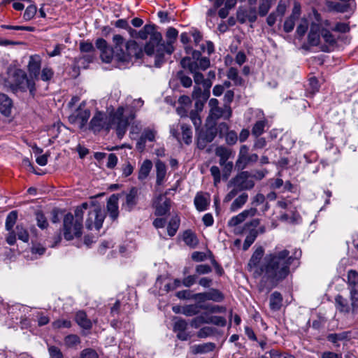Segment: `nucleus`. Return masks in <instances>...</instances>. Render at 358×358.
Returning <instances> with one entry per match:
<instances>
[{"mask_svg": "<svg viewBox=\"0 0 358 358\" xmlns=\"http://www.w3.org/2000/svg\"><path fill=\"white\" fill-rule=\"evenodd\" d=\"M211 129H207V134H214V133L210 131ZM215 134H236V132L234 131H229V127L227 123L222 122L218 124V126L216 127V131L215 132Z\"/></svg>", "mask_w": 358, "mask_h": 358, "instance_id": "nucleus-43", "label": "nucleus"}, {"mask_svg": "<svg viewBox=\"0 0 358 358\" xmlns=\"http://www.w3.org/2000/svg\"><path fill=\"white\" fill-rule=\"evenodd\" d=\"M321 36L324 41L328 44L325 48H322V50L325 52H330L332 50L333 47L335 45L336 41L334 36L331 32L327 29H322Z\"/></svg>", "mask_w": 358, "mask_h": 358, "instance_id": "nucleus-29", "label": "nucleus"}, {"mask_svg": "<svg viewBox=\"0 0 358 358\" xmlns=\"http://www.w3.org/2000/svg\"><path fill=\"white\" fill-rule=\"evenodd\" d=\"M118 200V195L112 194L107 201V210L113 220H116L119 215Z\"/></svg>", "mask_w": 358, "mask_h": 358, "instance_id": "nucleus-23", "label": "nucleus"}, {"mask_svg": "<svg viewBox=\"0 0 358 358\" xmlns=\"http://www.w3.org/2000/svg\"><path fill=\"white\" fill-rule=\"evenodd\" d=\"M90 116V111L85 108V104L82 103L69 116V120L71 124L82 129L87 123Z\"/></svg>", "mask_w": 358, "mask_h": 358, "instance_id": "nucleus-14", "label": "nucleus"}, {"mask_svg": "<svg viewBox=\"0 0 358 358\" xmlns=\"http://www.w3.org/2000/svg\"><path fill=\"white\" fill-rule=\"evenodd\" d=\"M187 325L188 324L185 320L180 317H176L173 327V330L176 333L186 331Z\"/></svg>", "mask_w": 358, "mask_h": 358, "instance_id": "nucleus-47", "label": "nucleus"}, {"mask_svg": "<svg viewBox=\"0 0 358 358\" xmlns=\"http://www.w3.org/2000/svg\"><path fill=\"white\" fill-rule=\"evenodd\" d=\"M270 358H295L293 355L286 353L281 352L277 350H271L268 352Z\"/></svg>", "mask_w": 358, "mask_h": 358, "instance_id": "nucleus-61", "label": "nucleus"}, {"mask_svg": "<svg viewBox=\"0 0 358 358\" xmlns=\"http://www.w3.org/2000/svg\"><path fill=\"white\" fill-rule=\"evenodd\" d=\"M327 7L329 10L336 11L339 13H345L347 12L350 8L349 3L348 2H334L332 1H327Z\"/></svg>", "mask_w": 358, "mask_h": 358, "instance_id": "nucleus-32", "label": "nucleus"}, {"mask_svg": "<svg viewBox=\"0 0 358 358\" xmlns=\"http://www.w3.org/2000/svg\"><path fill=\"white\" fill-rule=\"evenodd\" d=\"M52 327L55 329L61 328H70L71 327V322L67 320H57L53 322Z\"/></svg>", "mask_w": 358, "mask_h": 358, "instance_id": "nucleus-64", "label": "nucleus"}, {"mask_svg": "<svg viewBox=\"0 0 358 358\" xmlns=\"http://www.w3.org/2000/svg\"><path fill=\"white\" fill-rule=\"evenodd\" d=\"M248 199V194L245 192L240 194L234 201L231 203L230 206V210L232 212L236 211L247 202Z\"/></svg>", "mask_w": 358, "mask_h": 358, "instance_id": "nucleus-36", "label": "nucleus"}, {"mask_svg": "<svg viewBox=\"0 0 358 358\" xmlns=\"http://www.w3.org/2000/svg\"><path fill=\"white\" fill-rule=\"evenodd\" d=\"M215 136H198L197 146L199 149H203L207 143L213 141Z\"/></svg>", "mask_w": 358, "mask_h": 358, "instance_id": "nucleus-54", "label": "nucleus"}, {"mask_svg": "<svg viewBox=\"0 0 358 358\" xmlns=\"http://www.w3.org/2000/svg\"><path fill=\"white\" fill-rule=\"evenodd\" d=\"M124 109L119 107L115 112L107 115L104 113L96 112L90 122V130L95 132H109L114 129L117 134H124L129 125V120L124 116Z\"/></svg>", "mask_w": 358, "mask_h": 358, "instance_id": "nucleus-5", "label": "nucleus"}, {"mask_svg": "<svg viewBox=\"0 0 358 358\" xmlns=\"http://www.w3.org/2000/svg\"><path fill=\"white\" fill-rule=\"evenodd\" d=\"M37 11V8L35 5H30L28 6L23 15V17L25 20H31L36 15Z\"/></svg>", "mask_w": 358, "mask_h": 358, "instance_id": "nucleus-58", "label": "nucleus"}, {"mask_svg": "<svg viewBox=\"0 0 358 358\" xmlns=\"http://www.w3.org/2000/svg\"><path fill=\"white\" fill-rule=\"evenodd\" d=\"M155 168L157 176L156 183L157 185H161L166 174V166L163 162L157 160L155 163Z\"/></svg>", "mask_w": 358, "mask_h": 358, "instance_id": "nucleus-30", "label": "nucleus"}, {"mask_svg": "<svg viewBox=\"0 0 358 358\" xmlns=\"http://www.w3.org/2000/svg\"><path fill=\"white\" fill-rule=\"evenodd\" d=\"M152 168V163L150 159H145L143 161L142 164L141 165L139 171H138V179L140 180H145L149 175L151 169Z\"/></svg>", "mask_w": 358, "mask_h": 358, "instance_id": "nucleus-34", "label": "nucleus"}, {"mask_svg": "<svg viewBox=\"0 0 358 358\" xmlns=\"http://www.w3.org/2000/svg\"><path fill=\"white\" fill-rule=\"evenodd\" d=\"M227 186L232 189L224 198V203L231 201L241 191L252 189L255 181L251 178L250 172L241 171L229 180Z\"/></svg>", "mask_w": 358, "mask_h": 358, "instance_id": "nucleus-7", "label": "nucleus"}, {"mask_svg": "<svg viewBox=\"0 0 358 358\" xmlns=\"http://www.w3.org/2000/svg\"><path fill=\"white\" fill-rule=\"evenodd\" d=\"M207 324H213L219 327H224L226 325V320L221 316H210L206 320Z\"/></svg>", "mask_w": 358, "mask_h": 358, "instance_id": "nucleus-53", "label": "nucleus"}, {"mask_svg": "<svg viewBox=\"0 0 358 358\" xmlns=\"http://www.w3.org/2000/svg\"><path fill=\"white\" fill-rule=\"evenodd\" d=\"M113 46L110 47L103 38L96 41V46L101 51L103 62L110 63L113 57L121 62H129L132 57L139 59L143 55V50L138 44L133 40L125 42L120 34L113 37Z\"/></svg>", "mask_w": 358, "mask_h": 358, "instance_id": "nucleus-3", "label": "nucleus"}, {"mask_svg": "<svg viewBox=\"0 0 358 358\" xmlns=\"http://www.w3.org/2000/svg\"><path fill=\"white\" fill-rule=\"evenodd\" d=\"M138 38L145 40L148 36L150 38L148 43L145 46V52L148 55L157 54V47H164L161 45L162 40V34L156 30V27L153 24H146L138 33Z\"/></svg>", "mask_w": 358, "mask_h": 358, "instance_id": "nucleus-10", "label": "nucleus"}, {"mask_svg": "<svg viewBox=\"0 0 358 358\" xmlns=\"http://www.w3.org/2000/svg\"><path fill=\"white\" fill-rule=\"evenodd\" d=\"M68 129L62 123L58 122L57 124H54L48 128V131L52 134H66Z\"/></svg>", "mask_w": 358, "mask_h": 358, "instance_id": "nucleus-55", "label": "nucleus"}, {"mask_svg": "<svg viewBox=\"0 0 358 358\" xmlns=\"http://www.w3.org/2000/svg\"><path fill=\"white\" fill-rule=\"evenodd\" d=\"M8 83L13 90H29L31 95L34 94L35 81L28 78L27 73L22 69H15L9 73Z\"/></svg>", "mask_w": 358, "mask_h": 358, "instance_id": "nucleus-8", "label": "nucleus"}, {"mask_svg": "<svg viewBox=\"0 0 358 358\" xmlns=\"http://www.w3.org/2000/svg\"><path fill=\"white\" fill-rule=\"evenodd\" d=\"M227 76L229 79L234 81L235 85H242L243 83V80L238 76V71L236 68H229Z\"/></svg>", "mask_w": 358, "mask_h": 358, "instance_id": "nucleus-39", "label": "nucleus"}, {"mask_svg": "<svg viewBox=\"0 0 358 358\" xmlns=\"http://www.w3.org/2000/svg\"><path fill=\"white\" fill-rule=\"evenodd\" d=\"M210 171L213 177L214 185L217 186V184L220 183L221 180L220 170L219 167H217V166H211Z\"/></svg>", "mask_w": 358, "mask_h": 358, "instance_id": "nucleus-62", "label": "nucleus"}, {"mask_svg": "<svg viewBox=\"0 0 358 358\" xmlns=\"http://www.w3.org/2000/svg\"><path fill=\"white\" fill-rule=\"evenodd\" d=\"M17 220V212L13 210L10 212L6 216L5 228L7 231L13 230L14 225Z\"/></svg>", "mask_w": 358, "mask_h": 358, "instance_id": "nucleus-40", "label": "nucleus"}, {"mask_svg": "<svg viewBox=\"0 0 358 358\" xmlns=\"http://www.w3.org/2000/svg\"><path fill=\"white\" fill-rule=\"evenodd\" d=\"M236 17L238 21L241 24L245 23L247 20L255 22L257 19L256 8L255 7L249 8H239L237 10Z\"/></svg>", "mask_w": 358, "mask_h": 358, "instance_id": "nucleus-19", "label": "nucleus"}, {"mask_svg": "<svg viewBox=\"0 0 358 358\" xmlns=\"http://www.w3.org/2000/svg\"><path fill=\"white\" fill-rule=\"evenodd\" d=\"M12 108V100L6 94H0V112L6 117H9Z\"/></svg>", "mask_w": 358, "mask_h": 358, "instance_id": "nucleus-26", "label": "nucleus"}, {"mask_svg": "<svg viewBox=\"0 0 358 358\" xmlns=\"http://www.w3.org/2000/svg\"><path fill=\"white\" fill-rule=\"evenodd\" d=\"M76 322L82 328L85 329H90L92 327V323L88 319L87 314L84 311H78L76 315Z\"/></svg>", "mask_w": 358, "mask_h": 358, "instance_id": "nucleus-31", "label": "nucleus"}, {"mask_svg": "<svg viewBox=\"0 0 358 358\" xmlns=\"http://www.w3.org/2000/svg\"><path fill=\"white\" fill-rule=\"evenodd\" d=\"M180 226V219L178 216L173 217L167 227V232L170 236H173Z\"/></svg>", "mask_w": 358, "mask_h": 358, "instance_id": "nucleus-41", "label": "nucleus"}, {"mask_svg": "<svg viewBox=\"0 0 358 358\" xmlns=\"http://www.w3.org/2000/svg\"><path fill=\"white\" fill-rule=\"evenodd\" d=\"M41 66V59L38 55H32L30 57L27 66L30 79H33L34 81L38 79Z\"/></svg>", "mask_w": 358, "mask_h": 358, "instance_id": "nucleus-20", "label": "nucleus"}, {"mask_svg": "<svg viewBox=\"0 0 358 358\" xmlns=\"http://www.w3.org/2000/svg\"><path fill=\"white\" fill-rule=\"evenodd\" d=\"M113 46L110 47L103 38L96 41V46L101 51L103 62L110 63L113 57L121 62H129L132 57L139 59L143 55V50L138 44L133 40L125 42L120 34L113 37Z\"/></svg>", "mask_w": 358, "mask_h": 358, "instance_id": "nucleus-4", "label": "nucleus"}, {"mask_svg": "<svg viewBox=\"0 0 358 358\" xmlns=\"http://www.w3.org/2000/svg\"><path fill=\"white\" fill-rule=\"evenodd\" d=\"M272 6V0H260L258 13L262 17L266 15Z\"/></svg>", "mask_w": 358, "mask_h": 358, "instance_id": "nucleus-46", "label": "nucleus"}, {"mask_svg": "<svg viewBox=\"0 0 358 358\" xmlns=\"http://www.w3.org/2000/svg\"><path fill=\"white\" fill-rule=\"evenodd\" d=\"M321 30L319 24H313L310 27V31L308 34V39L310 45H317L320 43L321 36Z\"/></svg>", "mask_w": 358, "mask_h": 358, "instance_id": "nucleus-27", "label": "nucleus"}, {"mask_svg": "<svg viewBox=\"0 0 358 358\" xmlns=\"http://www.w3.org/2000/svg\"><path fill=\"white\" fill-rule=\"evenodd\" d=\"M182 238L185 244L192 248H195L199 243L196 236L190 230H187L183 233Z\"/></svg>", "mask_w": 358, "mask_h": 358, "instance_id": "nucleus-37", "label": "nucleus"}, {"mask_svg": "<svg viewBox=\"0 0 358 358\" xmlns=\"http://www.w3.org/2000/svg\"><path fill=\"white\" fill-rule=\"evenodd\" d=\"M224 294L217 289H210L208 291V300L215 302H221L224 300Z\"/></svg>", "mask_w": 358, "mask_h": 358, "instance_id": "nucleus-49", "label": "nucleus"}, {"mask_svg": "<svg viewBox=\"0 0 358 358\" xmlns=\"http://www.w3.org/2000/svg\"><path fill=\"white\" fill-rule=\"evenodd\" d=\"M124 201L122 203V209L126 211H131L138 203V190L136 187H132L129 192L124 193Z\"/></svg>", "mask_w": 358, "mask_h": 358, "instance_id": "nucleus-18", "label": "nucleus"}, {"mask_svg": "<svg viewBox=\"0 0 358 358\" xmlns=\"http://www.w3.org/2000/svg\"><path fill=\"white\" fill-rule=\"evenodd\" d=\"M194 202L196 209L199 211L206 210L209 204L208 198L202 194H197L194 198Z\"/></svg>", "mask_w": 358, "mask_h": 358, "instance_id": "nucleus-38", "label": "nucleus"}, {"mask_svg": "<svg viewBox=\"0 0 358 358\" xmlns=\"http://www.w3.org/2000/svg\"><path fill=\"white\" fill-rule=\"evenodd\" d=\"M221 166L222 167V178L223 180H227L232 171L234 164L230 161L223 165H221Z\"/></svg>", "mask_w": 358, "mask_h": 358, "instance_id": "nucleus-57", "label": "nucleus"}, {"mask_svg": "<svg viewBox=\"0 0 358 358\" xmlns=\"http://www.w3.org/2000/svg\"><path fill=\"white\" fill-rule=\"evenodd\" d=\"M296 20L297 19L291 16L286 19L283 26V29L285 32L289 33L294 29Z\"/></svg>", "mask_w": 358, "mask_h": 358, "instance_id": "nucleus-63", "label": "nucleus"}, {"mask_svg": "<svg viewBox=\"0 0 358 358\" xmlns=\"http://www.w3.org/2000/svg\"><path fill=\"white\" fill-rule=\"evenodd\" d=\"M264 250L262 247H259L253 252L248 262V267L252 270L256 268L255 273L259 275H263V278L272 287L285 279L290 272V266L295 259V257L290 255L287 249L277 250L267 254L263 260L262 264L258 268Z\"/></svg>", "mask_w": 358, "mask_h": 358, "instance_id": "nucleus-1", "label": "nucleus"}, {"mask_svg": "<svg viewBox=\"0 0 358 358\" xmlns=\"http://www.w3.org/2000/svg\"><path fill=\"white\" fill-rule=\"evenodd\" d=\"M209 114L206 120L205 126L208 129H212L216 124V120L221 117L229 119L231 116V109L229 105L219 106V101L212 98L208 101Z\"/></svg>", "mask_w": 358, "mask_h": 358, "instance_id": "nucleus-9", "label": "nucleus"}, {"mask_svg": "<svg viewBox=\"0 0 358 358\" xmlns=\"http://www.w3.org/2000/svg\"><path fill=\"white\" fill-rule=\"evenodd\" d=\"M113 46L110 47L103 38L96 41V46L101 51L103 62L110 63L113 57L121 62H129L132 57L139 59L143 55V50L138 44L133 40L125 42L120 34L113 37Z\"/></svg>", "mask_w": 358, "mask_h": 358, "instance_id": "nucleus-2", "label": "nucleus"}, {"mask_svg": "<svg viewBox=\"0 0 358 358\" xmlns=\"http://www.w3.org/2000/svg\"><path fill=\"white\" fill-rule=\"evenodd\" d=\"M351 338V331H343L338 334H330L327 336L328 341L339 346L338 341H349Z\"/></svg>", "mask_w": 358, "mask_h": 358, "instance_id": "nucleus-28", "label": "nucleus"}, {"mask_svg": "<svg viewBox=\"0 0 358 358\" xmlns=\"http://www.w3.org/2000/svg\"><path fill=\"white\" fill-rule=\"evenodd\" d=\"M80 358H99V355L92 348H86L81 351Z\"/></svg>", "mask_w": 358, "mask_h": 358, "instance_id": "nucleus-60", "label": "nucleus"}, {"mask_svg": "<svg viewBox=\"0 0 358 358\" xmlns=\"http://www.w3.org/2000/svg\"><path fill=\"white\" fill-rule=\"evenodd\" d=\"M50 358H63V354L60 349L55 345H48V348Z\"/></svg>", "mask_w": 358, "mask_h": 358, "instance_id": "nucleus-59", "label": "nucleus"}, {"mask_svg": "<svg viewBox=\"0 0 358 358\" xmlns=\"http://www.w3.org/2000/svg\"><path fill=\"white\" fill-rule=\"evenodd\" d=\"M347 278L350 294L358 296V273L355 270H350L348 272Z\"/></svg>", "mask_w": 358, "mask_h": 358, "instance_id": "nucleus-24", "label": "nucleus"}, {"mask_svg": "<svg viewBox=\"0 0 358 358\" xmlns=\"http://www.w3.org/2000/svg\"><path fill=\"white\" fill-rule=\"evenodd\" d=\"M177 77L179 79L180 84L184 87H190L192 85V78L186 76L182 71H179L177 74Z\"/></svg>", "mask_w": 358, "mask_h": 358, "instance_id": "nucleus-51", "label": "nucleus"}, {"mask_svg": "<svg viewBox=\"0 0 358 358\" xmlns=\"http://www.w3.org/2000/svg\"><path fill=\"white\" fill-rule=\"evenodd\" d=\"M36 219L38 227H40L42 229L47 228V227L48 226V223L46 220V217H45L42 212L37 211L36 213Z\"/></svg>", "mask_w": 358, "mask_h": 358, "instance_id": "nucleus-56", "label": "nucleus"}, {"mask_svg": "<svg viewBox=\"0 0 358 358\" xmlns=\"http://www.w3.org/2000/svg\"><path fill=\"white\" fill-rule=\"evenodd\" d=\"M181 313L186 316L190 317L197 315L199 313V309L195 304L188 305L182 308Z\"/></svg>", "mask_w": 358, "mask_h": 358, "instance_id": "nucleus-50", "label": "nucleus"}, {"mask_svg": "<svg viewBox=\"0 0 358 358\" xmlns=\"http://www.w3.org/2000/svg\"><path fill=\"white\" fill-rule=\"evenodd\" d=\"M80 343V338L76 334H70L64 338V344L68 348H74Z\"/></svg>", "mask_w": 358, "mask_h": 358, "instance_id": "nucleus-48", "label": "nucleus"}, {"mask_svg": "<svg viewBox=\"0 0 358 358\" xmlns=\"http://www.w3.org/2000/svg\"><path fill=\"white\" fill-rule=\"evenodd\" d=\"M257 212V210L255 208L245 210L238 215L232 217L228 222V226L236 227L243 222L247 217L255 216Z\"/></svg>", "mask_w": 358, "mask_h": 358, "instance_id": "nucleus-21", "label": "nucleus"}, {"mask_svg": "<svg viewBox=\"0 0 358 358\" xmlns=\"http://www.w3.org/2000/svg\"><path fill=\"white\" fill-rule=\"evenodd\" d=\"M215 154L220 158L219 164L220 166L229 162V161H228V159L234 157L232 150L224 146L217 147L215 150Z\"/></svg>", "mask_w": 358, "mask_h": 358, "instance_id": "nucleus-25", "label": "nucleus"}, {"mask_svg": "<svg viewBox=\"0 0 358 358\" xmlns=\"http://www.w3.org/2000/svg\"><path fill=\"white\" fill-rule=\"evenodd\" d=\"M105 218L104 213L99 206H94L89 210L88 217L86 220V227L92 229L93 227L99 230L101 227Z\"/></svg>", "mask_w": 358, "mask_h": 358, "instance_id": "nucleus-15", "label": "nucleus"}, {"mask_svg": "<svg viewBox=\"0 0 358 358\" xmlns=\"http://www.w3.org/2000/svg\"><path fill=\"white\" fill-rule=\"evenodd\" d=\"M215 348V344L207 343L201 345H194L191 347V351L193 354H202L213 351Z\"/></svg>", "mask_w": 358, "mask_h": 358, "instance_id": "nucleus-35", "label": "nucleus"}, {"mask_svg": "<svg viewBox=\"0 0 358 358\" xmlns=\"http://www.w3.org/2000/svg\"><path fill=\"white\" fill-rule=\"evenodd\" d=\"M266 127H268L267 120H262L257 121L252 128V134H262V133L266 132L267 130L265 129Z\"/></svg>", "mask_w": 358, "mask_h": 358, "instance_id": "nucleus-45", "label": "nucleus"}, {"mask_svg": "<svg viewBox=\"0 0 358 358\" xmlns=\"http://www.w3.org/2000/svg\"><path fill=\"white\" fill-rule=\"evenodd\" d=\"M14 231L18 239L22 241L24 243H27L29 241V236L28 231L22 224H17L16 226L15 230Z\"/></svg>", "mask_w": 358, "mask_h": 358, "instance_id": "nucleus-44", "label": "nucleus"}, {"mask_svg": "<svg viewBox=\"0 0 358 358\" xmlns=\"http://www.w3.org/2000/svg\"><path fill=\"white\" fill-rule=\"evenodd\" d=\"M210 96V92L202 90L199 87H194L192 94L193 99H203V101H206Z\"/></svg>", "mask_w": 358, "mask_h": 358, "instance_id": "nucleus-42", "label": "nucleus"}, {"mask_svg": "<svg viewBox=\"0 0 358 358\" xmlns=\"http://www.w3.org/2000/svg\"><path fill=\"white\" fill-rule=\"evenodd\" d=\"M180 64L183 69H187L193 75L194 83L196 85L201 84L205 80L203 75L198 71V64L195 61H192L190 57H185L180 61Z\"/></svg>", "mask_w": 358, "mask_h": 358, "instance_id": "nucleus-16", "label": "nucleus"}, {"mask_svg": "<svg viewBox=\"0 0 358 358\" xmlns=\"http://www.w3.org/2000/svg\"><path fill=\"white\" fill-rule=\"evenodd\" d=\"M336 309L344 313L355 314L358 311V296L350 294V299L341 295H337L335 298Z\"/></svg>", "mask_w": 358, "mask_h": 358, "instance_id": "nucleus-12", "label": "nucleus"}, {"mask_svg": "<svg viewBox=\"0 0 358 358\" xmlns=\"http://www.w3.org/2000/svg\"><path fill=\"white\" fill-rule=\"evenodd\" d=\"M308 27V22L306 19L303 18L301 20V22L298 25L296 28V34L299 36V37L301 38L303 37L305 34L306 33Z\"/></svg>", "mask_w": 358, "mask_h": 358, "instance_id": "nucleus-52", "label": "nucleus"}, {"mask_svg": "<svg viewBox=\"0 0 358 358\" xmlns=\"http://www.w3.org/2000/svg\"><path fill=\"white\" fill-rule=\"evenodd\" d=\"M178 34V31L173 27H170L166 31V37L167 42L166 44L162 43V40L161 41V45H163L164 47H157V54H156V66H159V63L162 62V58L164 56V53L166 52L169 55H171L173 51V47L172 44L176 39Z\"/></svg>", "mask_w": 358, "mask_h": 358, "instance_id": "nucleus-13", "label": "nucleus"}, {"mask_svg": "<svg viewBox=\"0 0 358 358\" xmlns=\"http://www.w3.org/2000/svg\"><path fill=\"white\" fill-rule=\"evenodd\" d=\"M171 200L164 195H159L155 203V214L164 215L170 210Z\"/></svg>", "mask_w": 358, "mask_h": 358, "instance_id": "nucleus-22", "label": "nucleus"}, {"mask_svg": "<svg viewBox=\"0 0 358 358\" xmlns=\"http://www.w3.org/2000/svg\"><path fill=\"white\" fill-rule=\"evenodd\" d=\"M194 100V108L189 112V117L195 127L196 131H199L202 123L200 113L203 110L206 101H203V99H196Z\"/></svg>", "mask_w": 358, "mask_h": 358, "instance_id": "nucleus-17", "label": "nucleus"}, {"mask_svg": "<svg viewBox=\"0 0 358 358\" xmlns=\"http://www.w3.org/2000/svg\"><path fill=\"white\" fill-rule=\"evenodd\" d=\"M187 54H191L192 61H195L198 64V70L205 71L210 66V59L208 57H201V51L203 52H207L210 55L214 52V45L211 41H206V45L202 43L200 45L201 50H192L189 46H185V48Z\"/></svg>", "mask_w": 358, "mask_h": 358, "instance_id": "nucleus-11", "label": "nucleus"}, {"mask_svg": "<svg viewBox=\"0 0 358 358\" xmlns=\"http://www.w3.org/2000/svg\"><path fill=\"white\" fill-rule=\"evenodd\" d=\"M282 296L278 292H274L270 296L269 306L273 311L279 310L282 306Z\"/></svg>", "mask_w": 358, "mask_h": 358, "instance_id": "nucleus-33", "label": "nucleus"}, {"mask_svg": "<svg viewBox=\"0 0 358 358\" xmlns=\"http://www.w3.org/2000/svg\"><path fill=\"white\" fill-rule=\"evenodd\" d=\"M88 204L83 203L75 210V216L70 213L65 215L63 220V230L66 240L70 241L82 235L83 210H86Z\"/></svg>", "mask_w": 358, "mask_h": 358, "instance_id": "nucleus-6", "label": "nucleus"}]
</instances>
